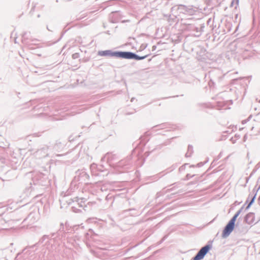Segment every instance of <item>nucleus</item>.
<instances>
[{"instance_id":"39448f33","label":"nucleus","mask_w":260,"mask_h":260,"mask_svg":"<svg viewBox=\"0 0 260 260\" xmlns=\"http://www.w3.org/2000/svg\"><path fill=\"white\" fill-rule=\"evenodd\" d=\"M249 218H252V219H253V218H254V215H253V213H248V214H247V215H246V217H245V220H246V221L248 223L250 224V222H248V219Z\"/></svg>"},{"instance_id":"423d86ee","label":"nucleus","mask_w":260,"mask_h":260,"mask_svg":"<svg viewBox=\"0 0 260 260\" xmlns=\"http://www.w3.org/2000/svg\"><path fill=\"white\" fill-rule=\"evenodd\" d=\"M254 198H253L252 199V200H251V201L250 202V203L249 204V205H248V206L247 207V208H248L250 207V206H251V205L252 204L253 202L254 201Z\"/></svg>"},{"instance_id":"f03ea898","label":"nucleus","mask_w":260,"mask_h":260,"mask_svg":"<svg viewBox=\"0 0 260 260\" xmlns=\"http://www.w3.org/2000/svg\"><path fill=\"white\" fill-rule=\"evenodd\" d=\"M115 56L125 59L134 58L136 60H141L147 57V55L140 57L129 52H115Z\"/></svg>"},{"instance_id":"20e7f679","label":"nucleus","mask_w":260,"mask_h":260,"mask_svg":"<svg viewBox=\"0 0 260 260\" xmlns=\"http://www.w3.org/2000/svg\"><path fill=\"white\" fill-rule=\"evenodd\" d=\"M98 55L101 56H115V52H112L110 50L101 51L98 52Z\"/></svg>"},{"instance_id":"7ed1b4c3","label":"nucleus","mask_w":260,"mask_h":260,"mask_svg":"<svg viewBox=\"0 0 260 260\" xmlns=\"http://www.w3.org/2000/svg\"><path fill=\"white\" fill-rule=\"evenodd\" d=\"M211 248V246L209 245H206L202 247L200 250L198 252L195 257H193V260H201L202 259L205 255L208 253Z\"/></svg>"},{"instance_id":"f257e3e1","label":"nucleus","mask_w":260,"mask_h":260,"mask_svg":"<svg viewBox=\"0 0 260 260\" xmlns=\"http://www.w3.org/2000/svg\"><path fill=\"white\" fill-rule=\"evenodd\" d=\"M240 213L241 211H238L232 217V218L230 220L227 225L225 226L222 233L223 237H228L234 230L235 228V222L236 221L237 217L240 215Z\"/></svg>"}]
</instances>
